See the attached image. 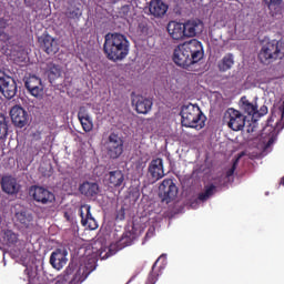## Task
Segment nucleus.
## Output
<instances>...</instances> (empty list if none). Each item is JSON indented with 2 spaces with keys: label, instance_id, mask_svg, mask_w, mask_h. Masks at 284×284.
I'll return each instance as SVG.
<instances>
[{
  "label": "nucleus",
  "instance_id": "20e7f679",
  "mask_svg": "<svg viewBox=\"0 0 284 284\" xmlns=\"http://www.w3.org/2000/svg\"><path fill=\"white\" fill-rule=\"evenodd\" d=\"M284 59V42L282 40L273 39L263 44L258 60L264 65H270L278 60Z\"/></svg>",
  "mask_w": 284,
  "mask_h": 284
},
{
  "label": "nucleus",
  "instance_id": "e433bc0d",
  "mask_svg": "<svg viewBox=\"0 0 284 284\" xmlns=\"http://www.w3.org/2000/svg\"><path fill=\"white\" fill-rule=\"evenodd\" d=\"M237 163H239V160H235L232 168L226 172V178H230L234 174Z\"/></svg>",
  "mask_w": 284,
  "mask_h": 284
},
{
  "label": "nucleus",
  "instance_id": "a878e982",
  "mask_svg": "<svg viewBox=\"0 0 284 284\" xmlns=\"http://www.w3.org/2000/svg\"><path fill=\"white\" fill-rule=\"evenodd\" d=\"M134 242V235L131 232L124 233L121 239L118 241L116 245L120 250L129 247Z\"/></svg>",
  "mask_w": 284,
  "mask_h": 284
},
{
  "label": "nucleus",
  "instance_id": "f704fd0d",
  "mask_svg": "<svg viewBox=\"0 0 284 284\" xmlns=\"http://www.w3.org/2000/svg\"><path fill=\"white\" fill-rule=\"evenodd\" d=\"M91 118L88 109L85 106H80L79 111H78V121H81L83 119H89Z\"/></svg>",
  "mask_w": 284,
  "mask_h": 284
},
{
  "label": "nucleus",
  "instance_id": "f3484780",
  "mask_svg": "<svg viewBox=\"0 0 284 284\" xmlns=\"http://www.w3.org/2000/svg\"><path fill=\"white\" fill-rule=\"evenodd\" d=\"M166 30L172 40L181 41L185 39L184 26L181 22L170 21Z\"/></svg>",
  "mask_w": 284,
  "mask_h": 284
},
{
  "label": "nucleus",
  "instance_id": "ea45409f",
  "mask_svg": "<svg viewBox=\"0 0 284 284\" xmlns=\"http://www.w3.org/2000/svg\"><path fill=\"white\" fill-rule=\"evenodd\" d=\"M116 219H120V221H124L125 212L123 209H121L120 213L116 215Z\"/></svg>",
  "mask_w": 284,
  "mask_h": 284
},
{
  "label": "nucleus",
  "instance_id": "9b49d317",
  "mask_svg": "<svg viewBox=\"0 0 284 284\" xmlns=\"http://www.w3.org/2000/svg\"><path fill=\"white\" fill-rule=\"evenodd\" d=\"M159 191L162 201L166 203L172 202L179 194V187H176V184H174L172 179L163 180L159 186Z\"/></svg>",
  "mask_w": 284,
  "mask_h": 284
},
{
  "label": "nucleus",
  "instance_id": "f03ea898",
  "mask_svg": "<svg viewBox=\"0 0 284 284\" xmlns=\"http://www.w3.org/2000/svg\"><path fill=\"white\" fill-rule=\"evenodd\" d=\"M103 53L109 61H123L130 53V41L124 34L106 33L104 36Z\"/></svg>",
  "mask_w": 284,
  "mask_h": 284
},
{
  "label": "nucleus",
  "instance_id": "412c9836",
  "mask_svg": "<svg viewBox=\"0 0 284 284\" xmlns=\"http://www.w3.org/2000/svg\"><path fill=\"white\" fill-rule=\"evenodd\" d=\"M41 48L48 55H54L60 50L58 41L49 34L43 38Z\"/></svg>",
  "mask_w": 284,
  "mask_h": 284
},
{
  "label": "nucleus",
  "instance_id": "bb28decb",
  "mask_svg": "<svg viewBox=\"0 0 284 284\" xmlns=\"http://www.w3.org/2000/svg\"><path fill=\"white\" fill-rule=\"evenodd\" d=\"M216 192V186L214 184H209L204 186V192L197 195V199L202 202L207 201Z\"/></svg>",
  "mask_w": 284,
  "mask_h": 284
},
{
  "label": "nucleus",
  "instance_id": "cd10ccee",
  "mask_svg": "<svg viewBox=\"0 0 284 284\" xmlns=\"http://www.w3.org/2000/svg\"><path fill=\"white\" fill-rule=\"evenodd\" d=\"M16 219L18 223H21L22 226L28 229L29 224L32 221V216L30 214H27L26 212H19L16 214Z\"/></svg>",
  "mask_w": 284,
  "mask_h": 284
},
{
  "label": "nucleus",
  "instance_id": "6ab92c4d",
  "mask_svg": "<svg viewBox=\"0 0 284 284\" xmlns=\"http://www.w3.org/2000/svg\"><path fill=\"white\" fill-rule=\"evenodd\" d=\"M149 174L154 181H159L165 175L163 159L151 161L149 165Z\"/></svg>",
  "mask_w": 284,
  "mask_h": 284
},
{
  "label": "nucleus",
  "instance_id": "c9c22d12",
  "mask_svg": "<svg viewBox=\"0 0 284 284\" xmlns=\"http://www.w3.org/2000/svg\"><path fill=\"white\" fill-rule=\"evenodd\" d=\"M282 1L283 0H264V3L271 10L272 8H276L277 6H281Z\"/></svg>",
  "mask_w": 284,
  "mask_h": 284
},
{
  "label": "nucleus",
  "instance_id": "473e14b6",
  "mask_svg": "<svg viewBox=\"0 0 284 284\" xmlns=\"http://www.w3.org/2000/svg\"><path fill=\"white\" fill-rule=\"evenodd\" d=\"M80 124L82 125V130H84V132L89 133L93 130V120L92 118H84L82 120H79Z\"/></svg>",
  "mask_w": 284,
  "mask_h": 284
},
{
  "label": "nucleus",
  "instance_id": "58836bf2",
  "mask_svg": "<svg viewBox=\"0 0 284 284\" xmlns=\"http://www.w3.org/2000/svg\"><path fill=\"white\" fill-rule=\"evenodd\" d=\"M129 12H130L129 6H124L121 8V13L123 14V17H129Z\"/></svg>",
  "mask_w": 284,
  "mask_h": 284
},
{
  "label": "nucleus",
  "instance_id": "9d476101",
  "mask_svg": "<svg viewBox=\"0 0 284 284\" xmlns=\"http://www.w3.org/2000/svg\"><path fill=\"white\" fill-rule=\"evenodd\" d=\"M131 103L135 108V112L139 114H148L152 111L153 100L141 94H131Z\"/></svg>",
  "mask_w": 284,
  "mask_h": 284
},
{
  "label": "nucleus",
  "instance_id": "79ce46f5",
  "mask_svg": "<svg viewBox=\"0 0 284 284\" xmlns=\"http://www.w3.org/2000/svg\"><path fill=\"white\" fill-rule=\"evenodd\" d=\"M280 112H282V119H284V101L282 102V106H280Z\"/></svg>",
  "mask_w": 284,
  "mask_h": 284
},
{
  "label": "nucleus",
  "instance_id": "f257e3e1",
  "mask_svg": "<svg viewBox=\"0 0 284 284\" xmlns=\"http://www.w3.org/2000/svg\"><path fill=\"white\" fill-rule=\"evenodd\" d=\"M203 57L204 51L202 43L196 39H192L179 44L174 49L173 62L182 69H187L191 65L200 62Z\"/></svg>",
  "mask_w": 284,
  "mask_h": 284
},
{
  "label": "nucleus",
  "instance_id": "c756f323",
  "mask_svg": "<svg viewBox=\"0 0 284 284\" xmlns=\"http://www.w3.org/2000/svg\"><path fill=\"white\" fill-rule=\"evenodd\" d=\"M43 84L42 82L39 83L38 85L32 87L31 89L28 90L29 94L37 99H42L43 98Z\"/></svg>",
  "mask_w": 284,
  "mask_h": 284
},
{
  "label": "nucleus",
  "instance_id": "ddd939ff",
  "mask_svg": "<svg viewBox=\"0 0 284 284\" xmlns=\"http://www.w3.org/2000/svg\"><path fill=\"white\" fill-rule=\"evenodd\" d=\"M10 118L16 126L22 129L28 124L29 113H27L26 109H22V106L16 104L10 110Z\"/></svg>",
  "mask_w": 284,
  "mask_h": 284
},
{
  "label": "nucleus",
  "instance_id": "4c0bfd02",
  "mask_svg": "<svg viewBox=\"0 0 284 284\" xmlns=\"http://www.w3.org/2000/svg\"><path fill=\"white\" fill-rule=\"evenodd\" d=\"M268 113V109H267V106H261V109H260V111L257 110V113H256V115H258V116H264V115H266Z\"/></svg>",
  "mask_w": 284,
  "mask_h": 284
},
{
  "label": "nucleus",
  "instance_id": "4be33fe9",
  "mask_svg": "<svg viewBox=\"0 0 284 284\" xmlns=\"http://www.w3.org/2000/svg\"><path fill=\"white\" fill-rule=\"evenodd\" d=\"M78 190L80 191V194L92 199L99 194L100 189L98 183L87 181L80 184V187H78Z\"/></svg>",
  "mask_w": 284,
  "mask_h": 284
},
{
  "label": "nucleus",
  "instance_id": "7c9ffc66",
  "mask_svg": "<svg viewBox=\"0 0 284 284\" xmlns=\"http://www.w3.org/2000/svg\"><path fill=\"white\" fill-rule=\"evenodd\" d=\"M8 135V124L4 115L0 113V140L6 139Z\"/></svg>",
  "mask_w": 284,
  "mask_h": 284
},
{
  "label": "nucleus",
  "instance_id": "a19ab883",
  "mask_svg": "<svg viewBox=\"0 0 284 284\" xmlns=\"http://www.w3.org/2000/svg\"><path fill=\"white\" fill-rule=\"evenodd\" d=\"M64 219H65L67 221H69V223H72V221H73V217H72V215H71L69 212H65V213H64Z\"/></svg>",
  "mask_w": 284,
  "mask_h": 284
},
{
  "label": "nucleus",
  "instance_id": "39448f33",
  "mask_svg": "<svg viewBox=\"0 0 284 284\" xmlns=\"http://www.w3.org/2000/svg\"><path fill=\"white\" fill-rule=\"evenodd\" d=\"M180 114L181 123L185 128L201 130L205 125V118L197 104H184Z\"/></svg>",
  "mask_w": 284,
  "mask_h": 284
},
{
  "label": "nucleus",
  "instance_id": "4468645a",
  "mask_svg": "<svg viewBox=\"0 0 284 284\" xmlns=\"http://www.w3.org/2000/svg\"><path fill=\"white\" fill-rule=\"evenodd\" d=\"M68 263V251L64 248H57L50 256V264L53 268L61 271Z\"/></svg>",
  "mask_w": 284,
  "mask_h": 284
},
{
  "label": "nucleus",
  "instance_id": "b1692460",
  "mask_svg": "<svg viewBox=\"0 0 284 284\" xmlns=\"http://www.w3.org/2000/svg\"><path fill=\"white\" fill-rule=\"evenodd\" d=\"M240 108L244 112V114H247L248 116H255L257 111V104H252V102L248 101L246 95H243L240 100Z\"/></svg>",
  "mask_w": 284,
  "mask_h": 284
},
{
  "label": "nucleus",
  "instance_id": "a211bd4d",
  "mask_svg": "<svg viewBox=\"0 0 284 284\" xmlns=\"http://www.w3.org/2000/svg\"><path fill=\"white\" fill-rule=\"evenodd\" d=\"M169 10V6L163 0H151L149 4V11L152 17L156 19H162L165 17Z\"/></svg>",
  "mask_w": 284,
  "mask_h": 284
},
{
  "label": "nucleus",
  "instance_id": "393cba45",
  "mask_svg": "<svg viewBox=\"0 0 284 284\" xmlns=\"http://www.w3.org/2000/svg\"><path fill=\"white\" fill-rule=\"evenodd\" d=\"M234 65V55L232 53H226L219 63V70L221 72H226Z\"/></svg>",
  "mask_w": 284,
  "mask_h": 284
},
{
  "label": "nucleus",
  "instance_id": "5701e85b",
  "mask_svg": "<svg viewBox=\"0 0 284 284\" xmlns=\"http://www.w3.org/2000/svg\"><path fill=\"white\" fill-rule=\"evenodd\" d=\"M45 74L48 75L49 81L52 83L62 75V68L60 67V64H57L54 62H48Z\"/></svg>",
  "mask_w": 284,
  "mask_h": 284
},
{
  "label": "nucleus",
  "instance_id": "f8f14e48",
  "mask_svg": "<svg viewBox=\"0 0 284 284\" xmlns=\"http://www.w3.org/2000/svg\"><path fill=\"white\" fill-rule=\"evenodd\" d=\"M78 212L80 214V219H82V227H87L89 231H95L99 229V224L92 216L91 206L89 204H82Z\"/></svg>",
  "mask_w": 284,
  "mask_h": 284
},
{
  "label": "nucleus",
  "instance_id": "6e6552de",
  "mask_svg": "<svg viewBox=\"0 0 284 284\" xmlns=\"http://www.w3.org/2000/svg\"><path fill=\"white\" fill-rule=\"evenodd\" d=\"M29 193L40 205H51L53 202H55L54 193L47 187L33 185L30 187Z\"/></svg>",
  "mask_w": 284,
  "mask_h": 284
},
{
  "label": "nucleus",
  "instance_id": "2eb2a0df",
  "mask_svg": "<svg viewBox=\"0 0 284 284\" xmlns=\"http://www.w3.org/2000/svg\"><path fill=\"white\" fill-rule=\"evenodd\" d=\"M184 27V38H195L197 34L203 32V22L201 20H187L183 23Z\"/></svg>",
  "mask_w": 284,
  "mask_h": 284
},
{
  "label": "nucleus",
  "instance_id": "c85d7f7f",
  "mask_svg": "<svg viewBox=\"0 0 284 284\" xmlns=\"http://www.w3.org/2000/svg\"><path fill=\"white\" fill-rule=\"evenodd\" d=\"M42 83L41 78L37 77V75H30L29 78H27L24 85L27 91L37 87L38 84Z\"/></svg>",
  "mask_w": 284,
  "mask_h": 284
},
{
  "label": "nucleus",
  "instance_id": "37998d69",
  "mask_svg": "<svg viewBox=\"0 0 284 284\" xmlns=\"http://www.w3.org/2000/svg\"><path fill=\"white\" fill-rule=\"evenodd\" d=\"M72 19H74L75 17H78V13H75L74 11L71 12Z\"/></svg>",
  "mask_w": 284,
  "mask_h": 284
},
{
  "label": "nucleus",
  "instance_id": "7ed1b4c3",
  "mask_svg": "<svg viewBox=\"0 0 284 284\" xmlns=\"http://www.w3.org/2000/svg\"><path fill=\"white\" fill-rule=\"evenodd\" d=\"M94 264H80V267H75L74 264H70L64 271V275H61L55 281V284H78L87 280V277L94 271Z\"/></svg>",
  "mask_w": 284,
  "mask_h": 284
},
{
  "label": "nucleus",
  "instance_id": "2f4dec72",
  "mask_svg": "<svg viewBox=\"0 0 284 284\" xmlns=\"http://www.w3.org/2000/svg\"><path fill=\"white\" fill-rule=\"evenodd\" d=\"M158 263H159V260H156L154 262V264L152 265V271L150 272V274L145 281V284H156L159 274L155 273L154 270L158 266Z\"/></svg>",
  "mask_w": 284,
  "mask_h": 284
},
{
  "label": "nucleus",
  "instance_id": "0eeeda50",
  "mask_svg": "<svg viewBox=\"0 0 284 284\" xmlns=\"http://www.w3.org/2000/svg\"><path fill=\"white\" fill-rule=\"evenodd\" d=\"M0 92L7 100L13 99L18 92V84L14 78L2 70H0Z\"/></svg>",
  "mask_w": 284,
  "mask_h": 284
},
{
  "label": "nucleus",
  "instance_id": "72a5a7b5",
  "mask_svg": "<svg viewBox=\"0 0 284 284\" xmlns=\"http://www.w3.org/2000/svg\"><path fill=\"white\" fill-rule=\"evenodd\" d=\"M6 239L9 245H14L18 242V236L12 231L6 232Z\"/></svg>",
  "mask_w": 284,
  "mask_h": 284
},
{
  "label": "nucleus",
  "instance_id": "c03bdc74",
  "mask_svg": "<svg viewBox=\"0 0 284 284\" xmlns=\"http://www.w3.org/2000/svg\"><path fill=\"white\" fill-rule=\"evenodd\" d=\"M280 184L284 185V176L280 180Z\"/></svg>",
  "mask_w": 284,
  "mask_h": 284
},
{
  "label": "nucleus",
  "instance_id": "423d86ee",
  "mask_svg": "<svg viewBox=\"0 0 284 284\" xmlns=\"http://www.w3.org/2000/svg\"><path fill=\"white\" fill-rule=\"evenodd\" d=\"M106 154L110 159H119L124 152V141L115 133H111L105 142Z\"/></svg>",
  "mask_w": 284,
  "mask_h": 284
},
{
  "label": "nucleus",
  "instance_id": "dca6fc26",
  "mask_svg": "<svg viewBox=\"0 0 284 284\" xmlns=\"http://www.w3.org/2000/svg\"><path fill=\"white\" fill-rule=\"evenodd\" d=\"M104 181L109 187H121L125 181L124 173L121 170L110 171L104 175Z\"/></svg>",
  "mask_w": 284,
  "mask_h": 284
},
{
  "label": "nucleus",
  "instance_id": "aec40b11",
  "mask_svg": "<svg viewBox=\"0 0 284 284\" xmlns=\"http://www.w3.org/2000/svg\"><path fill=\"white\" fill-rule=\"evenodd\" d=\"M1 189L4 193L13 195L20 191V185L14 178L7 175L1 179Z\"/></svg>",
  "mask_w": 284,
  "mask_h": 284
},
{
  "label": "nucleus",
  "instance_id": "1a4fd4ad",
  "mask_svg": "<svg viewBox=\"0 0 284 284\" xmlns=\"http://www.w3.org/2000/svg\"><path fill=\"white\" fill-rule=\"evenodd\" d=\"M227 126L233 131H242L245 126L246 115L236 111V109H229L225 113Z\"/></svg>",
  "mask_w": 284,
  "mask_h": 284
}]
</instances>
